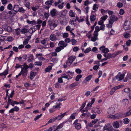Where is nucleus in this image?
<instances>
[{"label": "nucleus", "mask_w": 131, "mask_h": 131, "mask_svg": "<svg viewBox=\"0 0 131 131\" xmlns=\"http://www.w3.org/2000/svg\"><path fill=\"white\" fill-rule=\"evenodd\" d=\"M90 113L88 112H86V113H83L82 114V116H84L85 117H87L90 115Z\"/></svg>", "instance_id": "nucleus-28"}, {"label": "nucleus", "mask_w": 131, "mask_h": 131, "mask_svg": "<svg viewBox=\"0 0 131 131\" xmlns=\"http://www.w3.org/2000/svg\"><path fill=\"white\" fill-rule=\"evenodd\" d=\"M67 43L64 42L62 40L60 41L58 45L60 47H61V48L64 49L67 45Z\"/></svg>", "instance_id": "nucleus-6"}, {"label": "nucleus", "mask_w": 131, "mask_h": 131, "mask_svg": "<svg viewBox=\"0 0 131 131\" xmlns=\"http://www.w3.org/2000/svg\"><path fill=\"white\" fill-rule=\"evenodd\" d=\"M65 123V122H64L60 124L58 126H57V128H56V130H58L62 128L63 126Z\"/></svg>", "instance_id": "nucleus-27"}, {"label": "nucleus", "mask_w": 131, "mask_h": 131, "mask_svg": "<svg viewBox=\"0 0 131 131\" xmlns=\"http://www.w3.org/2000/svg\"><path fill=\"white\" fill-rule=\"evenodd\" d=\"M89 7H87L85 8L84 10V12L86 14H88L89 12Z\"/></svg>", "instance_id": "nucleus-56"}, {"label": "nucleus", "mask_w": 131, "mask_h": 131, "mask_svg": "<svg viewBox=\"0 0 131 131\" xmlns=\"http://www.w3.org/2000/svg\"><path fill=\"white\" fill-rule=\"evenodd\" d=\"M47 41V38L42 39L41 40V43L43 45H44L46 43V41Z\"/></svg>", "instance_id": "nucleus-41"}, {"label": "nucleus", "mask_w": 131, "mask_h": 131, "mask_svg": "<svg viewBox=\"0 0 131 131\" xmlns=\"http://www.w3.org/2000/svg\"><path fill=\"white\" fill-rule=\"evenodd\" d=\"M50 39L52 41H54L56 40V36L53 34H51L49 37Z\"/></svg>", "instance_id": "nucleus-14"}, {"label": "nucleus", "mask_w": 131, "mask_h": 131, "mask_svg": "<svg viewBox=\"0 0 131 131\" xmlns=\"http://www.w3.org/2000/svg\"><path fill=\"white\" fill-rule=\"evenodd\" d=\"M110 19L109 20L111 21L113 23L114 21H116L118 19L117 17L114 15H112L110 17Z\"/></svg>", "instance_id": "nucleus-10"}, {"label": "nucleus", "mask_w": 131, "mask_h": 131, "mask_svg": "<svg viewBox=\"0 0 131 131\" xmlns=\"http://www.w3.org/2000/svg\"><path fill=\"white\" fill-rule=\"evenodd\" d=\"M15 12V11L13 9H12L11 10L9 11L7 14L9 13L10 15H14L17 13Z\"/></svg>", "instance_id": "nucleus-33"}, {"label": "nucleus", "mask_w": 131, "mask_h": 131, "mask_svg": "<svg viewBox=\"0 0 131 131\" xmlns=\"http://www.w3.org/2000/svg\"><path fill=\"white\" fill-rule=\"evenodd\" d=\"M112 128V126L109 124H107L105 125L103 129L105 130H106L110 129Z\"/></svg>", "instance_id": "nucleus-11"}, {"label": "nucleus", "mask_w": 131, "mask_h": 131, "mask_svg": "<svg viewBox=\"0 0 131 131\" xmlns=\"http://www.w3.org/2000/svg\"><path fill=\"white\" fill-rule=\"evenodd\" d=\"M28 67H26L25 66H24L23 67H21V72L22 73V75L24 77H25L27 75L28 71Z\"/></svg>", "instance_id": "nucleus-2"}, {"label": "nucleus", "mask_w": 131, "mask_h": 131, "mask_svg": "<svg viewBox=\"0 0 131 131\" xmlns=\"http://www.w3.org/2000/svg\"><path fill=\"white\" fill-rule=\"evenodd\" d=\"M75 71L78 74H80L82 72V71L79 69H77L75 70Z\"/></svg>", "instance_id": "nucleus-57"}, {"label": "nucleus", "mask_w": 131, "mask_h": 131, "mask_svg": "<svg viewBox=\"0 0 131 131\" xmlns=\"http://www.w3.org/2000/svg\"><path fill=\"white\" fill-rule=\"evenodd\" d=\"M131 114V111H128L125 113L124 114L123 116L124 117L128 116L130 115Z\"/></svg>", "instance_id": "nucleus-35"}, {"label": "nucleus", "mask_w": 131, "mask_h": 131, "mask_svg": "<svg viewBox=\"0 0 131 131\" xmlns=\"http://www.w3.org/2000/svg\"><path fill=\"white\" fill-rule=\"evenodd\" d=\"M123 116H124L123 114L121 113H117L114 115V117L116 119L120 118L123 117Z\"/></svg>", "instance_id": "nucleus-13"}, {"label": "nucleus", "mask_w": 131, "mask_h": 131, "mask_svg": "<svg viewBox=\"0 0 131 131\" xmlns=\"http://www.w3.org/2000/svg\"><path fill=\"white\" fill-rule=\"evenodd\" d=\"M124 29L125 30H127L129 29V26L128 25H125V24H124Z\"/></svg>", "instance_id": "nucleus-61"}, {"label": "nucleus", "mask_w": 131, "mask_h": 131, "mask_svg": "<svg viewBox=\"0 0 131 131\" xmlns=\"http://www.w3.org/2000/svg\"><path fill=\"white\" fill-rule=\"evenodd\" d=\"M24 5L25 6L27 7L28 9H30L29 6L30 3L28 1L25 0V1Z\"/></svg>", "instance_id": "nucleus-20"}, {"label": "nucleus", "mask_w": 131, "mask_h": 131, "mask_svg": "<svg viewBox=\"0 0 131 131\" xmlns=\"http://www.w3.org/2000/svg\"><path fill=\"white\" fill-rule=\"evenodd\" d=\"M113 24V22H112L111 21L109 20V23L106 25V26L107 27L109 28L112 27Z\"/></svg>", "instance_id": "nucleus-34"}, {"label": "nucleus", "mask_w": 131, "mask_h": 131, "mask_svg": "<svg viewBox=\"0 0 131 131\" xmlns=\"http://www.w3.org/2000/svg\"><path fill=\"white\" fill-rule=\"evenodd\" d=\"M53 2V0H48L45 2V4L47 6H51L52 5Z\"/></svg>", "instance_id": "nucleus-19"}, {"label": "nucleus", "mask_w": 131, "mask_h": 131, "mask_svg": "<svg viewBox=\"0 0 131 131\" xmlns=\"http://www.w3.org/2000/svg\"><path fill=\"white\" fill-rule=\"evenodd\" d=\"M91 50V48H87L84 51L85 53H87L89 52Z\"/></svg>", "instance_id": "nucleus-50"}, {"label": "nucleus", "mask_w": 131, "mask_h": 131, "mask_svg": "<svg viewBox=\"0 0 131 131\" xmlns=\"http://www.w3.org/2000/svg\"><path fill=\"white\" fill-rule=\"evenodd\" d=\"M98 5L96 4H94L93 6V9L94 10H96L98 8Z\"/></svg>", "instance_id": "nucleus-42"}, {"label": "nucleus", "mask_w": 131, "mask_h": 131, "mask_svg": "<svg viewBox=\"0 0 131 131\" xmlns=\"http://www.w3.org/2000/svg\"><path fill=\"white\" fill-rule=\"evenodd\" d=\"M25 67H28V68H30V69L32 70V68L34 67V64L32 63H30L29 64V66H28L27 65H26Z\"/></svg>", "instance_id": "nucleus-45"}, {"label": "nucleus", "mask_w": 131, "mask_h": 131, "mask_svg": "<svg viewBox=\"0 0 131 131\" xmlns=\"http://www.w3.org/2000/svg\"><path fill=\"white\" fill-rule=\"evenodd\" d=\"M113 108H110L108 110V113L110 114H112L114 112V111Z\"/></svg>", "instance_id": "nucleus-29"}, {"label": "nucleus", "mask_w": 131, "mask_h": 131, "mask_svg": "<svg viewBox=\"0 0 131 131\" xmlns=\"http://www.w3.org/2000/svg\"><path fill=\"white\" fill-rule=\"evenodd\" d=\"M42 114H41L40 115H38L34 119V120L35 121H36L37 120L39 119V118H40L41 116H42Z\"/></svg>", "instance_id": "nucleus-52"}, {"label": "nucleus", "mask_w": 131, "mask_h": 131, "mask_svg": "<svg viewBox=\"0 0 131 131\" xmlns=\"http://www.w3.org/2000/svg\"><path fill=\"white\" fill-rule=\"evenodd\" d=\"M33 56L32 54H30L28 58L27 61L29 62L32 60L33 59Z\"/></svg>", "instance_id": "nucleus-25"}, {"label": "nucleus", "mask_w": 131, "mask_h": 131, "mask_svg": "<svg viewBox=\"0 0 131 131\" xmlns=\"http://www.w3.org/2000/svg\"><path fill=\"white\" fill-rule=\"evenodd\" d=\"M66 114L67 112H65L63 114H62V113H61L60 115H58L57 117H55V119L56 120L57 119L58 121L61 120Z\"/></svg>", "instance_id": "nucleus-8"}, {"label": "nucleus", "mask_w": 131, "mask_h": 131, "mask_svg": "<svg viewBox=\"0 0 131 131\" xmlns=\"http://www.w3.org/2000/svg\"><path fill=\"white\" fill-rule=\"evenodd\" d=\"M131 79V74L130 73H128L124 81L125 82H126L129 79Z\"/></svg>", "instance_id": "nucleus-21"}, {"label": "nucleus", "mask_w": 131, "mask_h": 131, "mask_svg": "<svg viewBox=\"0 0 131 131\" xmlns=\"http://www.w3.org/2000/svg\"><path fill=\"white\" fill-rule=\"evenodd\" d=\"M37 27H34H34L33 28H31L29 30V31H30L31 30H32V32L31 33V34H32L33 32H34L35 30H36L37 29Z\"/></svg>", "instance_id": "nucleus-47"}, {"label": "nucleus", "mask_w": 131, "mask_h": 131, "mask_svg": "<svg viewBox=\"0 0 131 131\" xmlns=\"http://www.w3.org/2000/svg\"><path fill=\"white\" fill-rule=\"evenodd\" d=\"M8 103H7L10 104L11 103L13 102V101L12 100L10 99V97L9 96L8 97Z\"/></svg>", "instance_id": "nucleus-60"}, {"label": "nucleus", "mask_w": 131, "mask_h": 131, "mask_svg": "<svg viewBox=\"0 0 131 131\" xmlns=\"http://www.w3.org/2000/svg\"><path fill=\"white\" fill-rule=\"evenodd\" d=\"M108 16L107 15L105 16H104L103 17H102L101 18V19H102V20H105L106 19H107V18Z\"/></svg>", "instance_id": "nucleus-62"}, {"label": "nucleus", "mask_w": 131, "mask_h": 131, "mask_svg": "<svg viewBox=\"0 0 131 131\" xmlns=\"http://www.w3.org/2000/svg\"><path fill=\"white\" fill-rule=\"evenodd\" d=\"M27 22L28 24L32 25H35L36 24V22L35 20L30 21L29 20L27 19Z\"/></svg>", "instance_id": "nucleus-26"}, {"label": "nucleus", "mask_w": 131, "mask_h": 131, "mask_svg": "<svg viewBox=\"0 0 131 131\" xmlns=\"http://www.w3.org/2000/svg\"><path fill=\"white\" fill-rule=\"evenodd\" d=\"M72 44L73 45H74L77 42V41L75 39L73 38L71 39Z\"/></svg>", "instance_id": "nucleus-48"}, {"label": "nucleus", "mask_w": 131, "mask_h": 131, "mask_svg": "<svg viewBox=\"0 0 131 131\" xmlns=\"http://www.w3.org/2000/svg\"><path fill=\"white\" fill-rule=\"evenodd\" d=\"M19 7L18 5H15L14 6L13 9L15 11V13H17L18 12L19 9Z\"/></svg>", "instance_id": "nucleus-15"}, {"label": "nucleus", "mask_w": 131, "mask_h": 131, "mask_svg": "<svg viewBox=\"0 0 131 131\" xmlns=\"http://www.w3.org/2000/svg\"><path fill=\"white\" fill-rule=\"evenodd\" d=\"M29 31H29V30L28 31L27 29L25 28L21 29V32L22 34H25L28 32H29Z\"/></svg>", "instance_id": "nucleus-31"}, {"label": "nucleus", "mask_w": 131, "mask_h": 131, "mask_svg": "<svg viewBox=\"0 0 131 131\" xmlns=\"http://www.w3.org/2000/svg\"><path fill=\"white\" fill-rule=\"evenodd\" d=\"M25 11V10L23 8V7H19L18 12H20L23 13Z\"/></svg>", "instance_id": "nucleus-59"}, {"label": "nucleus", "mask_w": 131, "mask_h": 131, "mask_svg": "<svg viewBox=\"0 0 131 131\" xmlns=\"http://www.w3.org/2000/svg\"><path fill=\"white\" fill-rule=\"evenodd\" d=\"M130 34L128 33H126L124 35V37L126 38H128L129 37Z\"/></svg>", "instance_id": "nucleus-63"}, {"label": "nucleus", "mask_w": 131, "mask_h": 131, "mask_svg": "<svg viewBox=\"0 0 131 131\" xmlns=\"http://www.w3.org/2000/svg\"><path fill=\"white\" fill-rule=\"evenodd\" d=\"M56 10L55 9H53L50 12V16L52 17H54L57 15Z\"/></svg>", "instance_id": "nucleus-9"}, {"label": "nucleus", "mask_w": 131, "mask_h": 131, "mask_svg": "<svg viewBox=\"0 0 131 131\" xmlns=\"http://www.w3.org/2000/svg\"><path fill=\"white\" fill-rule=\"evenodd\" d=\"M3 27L4 29L9 32H11L12 29L11 27L7 26L6 25H4L3 26Z\"/></svg>", "instance_id": "nucleus-5"}, {"label": "nucleus", "mask_w": 131, "mask_h": 131, "mask_svg": "<svg viewBox=\"0 0 131 131\" xmlns=\"http://www.w3.org/2000/svg\"><path fill=\"white\" fill-rule=\"evenodd\" d=\"M78 84V83L77 82H74L70 85V86L72 87H73L76 86Z\"/></svg>", "instance_id": "nucleus-51"}, {"label": "nucleus", "mask_w": 131, "mask_h": 131, "mask_svg": "<svg viewBox=\"0 0 131 131\" xmlns=\"http://www.w3.org/2000/svg\"><path fill=\"white\" fill-rule=\"evenodd\" d=\"M126 44L127 46H129L131 44V40L129 39L126 42Z\"/></svg>", "instance_id": "nucleus-64"}, {"label": "nucleus", "mask_w": 131, "mask_h": 131, "mask_svg": "<svg viewBox=\"0 0 131 131\" xmlns=\"http://www.w3.org/2000/svg\"><path fill=\"white\" fill-rule=\"evenodd\" d=\"M69 16L71 17H75V14L72 10H70L69 13Z\"/></svg>", "instance_id": "nucleus-30"}, {"label": "nucleus", "mask_w": 131, "mask_h": 131, "mask_svg": "<svg viewBox=\"0 0 131 131\" xmlns=\"http://www.w3.org/2000/svg\"><path fill=\"white\" fill-rule=\"evenodd\" d=\"M13 7V6L11 4H9L7 6V9L9 10H12Z\"/></svg>", "instance_id": "nucleus-44"}, {"label": "nucleus", "mask_w": 131, "mask_h": 131, "mask_svg": "<svg viewBox=\"0 0 131 131\" xmlns=\"http://www.w3.org/2000/svg\"><path fill=\"white\" fill-rule=\"evenodd\" d=\"M124 13V11L123 9H121L119 11V14L121 15H123Z\"/></svg>", "instance_id": "nucleus-58"}, {"label": "nucleus", "mask_w": 131, "mask_h": 131, "mask_svg": "<svg viewBox=\"0 0 131 131\" xmlns=\"http://www.w3.org/2000/svg\"><path fill=\"white\" fill-rule=\"evenodd\" d=\"M78 120H76L74 122L73 124L74 125L75 128L77 130H79L81 127V125L80 124L78 123Z\"/></svg>", "instance_id": "nucleus-4"}, {"label": "nucleus", "mask_w": 131, "mask_h": 131, "mask_svg": "<svg viewBox=\"0 0 131 131\" xmlns=\"http://www.w3.org/2000/svg\"><path fill=\"white\" fill-rule=\"evenodd\" d=\"M96 16L94 15L91 14L90 17V20L91 22H93L96 18Z\"/></svg>", "instance_id": "nucleus-22"}, {"label": "nucleus", "mask_w": 131, "mask_h": 131, "mask_svg": "<svg viewBox=\"0 0 131 131\" xmlns=\"http://www.w3.org/2000/svg\"><path fill=\"white\" fill-rule=\"evenodd\" d=\"M52 69V67L49 66L46 69L45 71L46 72H49Z\"/></svg>", "instance_id": "nucleus-40"}, {"label": "nucleus", "mask_w": 131, "mask_h": 131, "mask_svg": "<svg viewBox=\"0 0 131 131\" xmlns=\"http://www.w3.org/2000/svg\"><path fill=\"white\" fill-rule=\"evenodd\" d=\"M14 30L16 34L17 35H18L20 34L21 32V29L20 28H18L15 29Z\"/></svg>", "instance_id": "nucleus-24"}, {"label": "nucleus", "mask_w": 131, "mask_h": 131, "mask_svg": "<svg viewBox=\"0 0 131 131\" xmlns=\"http://www.w3.org/2000/svg\"><path fill=\"white\" fill-rule=\"evenodd\" d=\"M104 56L105 57H106L107 59H109L112 57V54L110 53H105L103 54Z\"/></svg>", "instance_id": "nucleus-18"}, {"label": "nucleus", "mask_w": 131, "mask_h": 131, "mask_svg": "<svg viewBox=\"0 0 131 131\" xmlns=\"http://www.w3.org/2000/svg\"><path fill=\"white\" fill-rule=\"evenodd\" d=\"M82 77V75L81 74H79L75 78V80L77 81H79V79L81 78Z\"/></svg>", "instance_id": "nucleus-39"}, {"label": "nucleus", "mask_w": 131, "mask_h": 131, "mask_svg": "<svg viewBox=\"0 0 131 131\" xmlns=\"http://www.w3.org/2000/svg\"><path fill=\"white\" fill-rule=\"evenodd\" d=\"M124 91L125 92L127 93L130 92V89L129 88H127L124 89Z\"/></svg>", "instance_id": "nucleus-53"}, {"label": "nucleus", "mask_w": 131, "mask_h": 131, "mask_svg": "<svg viewBox=\"0 0 131 131\" xmlns=\"http://www.w3.org/2000/svg\"><path fill=\"white\" fill-rule=\"evenodd\" d=\"M8 67H7V69H6L2 73H0V75L1 76H2L3 75H4L5 76L6 75H7L8 73ZM6 77V76H5V78Z\"/></svg>", "instance_id": "nucleus-12"}, {"label": "nucleus", "mask_w": 131, "mask_h": 131, "mask_svg": "<svg viewBox=\"0 0 131 131\" xmlns=\"http://www.w3.org/2000/svg\"><path fill=\"white\" fill-rule=\"evenodd\" d=\"M63 49L61 48V47H60L59 46V47H56L55 50V51L57 52H58L60 51L62 49Z\"/></svg>", "instance_id": "nucleus-36"}, {"label": "nucleus", "mask_w": 131, "mask_h": 131, "mask_svg": "<svg viewBox=\"0 0 131 131\" xmlns=\"http://www.w3.org/2000/svg\"><path fill=\"white\" fill-rule=\"evenodd\" d=\"M125 74H121L119 77H118V75H117L115 76V78L116 79H118V78H119V80L121 81L123 80L124 78Z\"/></svg>", "instance_id": "nucleus-16"}, {"label": "nucleus", "mask_w": 131, "mask_h": 131, "mask_svg": "<svg viewBox=\"0 0 131 131\" xmlns=\"http://www.w3.org/2000/svg\"><path fill=\"white\" fill-rule=\"evenodd\" d=\"M123 4L120 2H118L117 3V6L119 8H121L123 6Z\"/></svg>", "instance_id": "nucleus-49"}, {"label": "nucleus", "mask_w": 131, "mask_h": 131, "mask_svg": "<svg viewBox=\"0 0 131 131\" xmlns=\"http://www.w3.org/2000/svg\"><path fill=\"white\" fill-rule=\"evenodd\" d=\"M98 38L97 37H96L94 36L92 37L91 39V40L93 42H95L96 40H98Z\"/></svg>", "instance_id": "nucleus-43"}, {"label": "nucleus", "mask_w": 131, "mask_h": 131, "mask_svg": "<svg viewBox=\"0 0 131 131\" xmlns=\"http://www.w3.org/2000/svg\"><path fill=\"white\" fill-rule=\"evenodd\" d=\"M29 41V39H26L23 41V45H25L27 44L28 42Z\"/></svg>", "instance_id": "nucleus-55"}, {"label": "nucleus", "mask_w": 131, "mask_h": 131, "mask_svg": "<svg viewBox=\"0 0 131 131\" xmlns=\"http://www.w3.org/2000/svg\"><path fill=\"white\" fill-rule=\"evenodd\" d=\"M119 123L118 122L116 121L113 123V127L116 128H118L119 126Z\"/></svg>", "instance_id": "nucleus-23"}, {"label": "nucleus", "mask_w": 131, "mask_h": 131, "mask_svg": "<svg viewBox=\"0 0 131 131\" xmlns=\"http://www.w3.org/2000/svg\"><path fill=\"white\" fill-rule=\"evenodd\" d=\"M129 120L128 118H126L123 119V122L124 124H128L129 122Z\"/></svg>", "instance_id": "nucleus-38"}, {"label": "nucleus", "mask_w": 131, "mask_h": 131, "mask_svg": "<svg viewBox=\"0 0 131 131\" xmlns=\"http://www.w3.org/2000/svg\"><path fill=\"white\" fill-rule=\"evenodd\" d=\"M55 120L56 119H55V118H53L51 119L46 124V125L50 123H52L53 122H54Z\"/></svg>", "instance_id": "nucleus-46"}, {"label": "nucleus", "mask_w": 131, "mask_h": 131, "mask_svg": "<svg viewBox=\"0 0 131 131\" xmlns=\"http://www.w3.org/2000/svg\"><path fill=\"white\" fill-rule=\"evenodd\" d=\"M33 70L31 71L30 75V78L31 80H32L33 78L35 77L36 75V74L37 72L33 71Z\"/></svg>", "instance_id": "nucleus-17"}, {"label": "nucleus", "mask_w": 131, "mask_h": 131, "mask_svg": "<svg viewBox=\"0 0 131 131\" xmlns=\"http://www.w3.org/2000/svg\"><path fill=\"white\" fill-rule=\"evenodd\" d=\"M42 64V63L41 61H36L35 62L34 64L36 66H41Z\"/></svg>", "instance_id": "nucleus-32"}, {"label": "nucleus", "mask_w": 131, "mask_h": 131, "mask_svg": "<svg viewBox=\"0 0 131 131\" xmlns=\"http://www.w3.org/2000/svg\"><path fill=\"white\" fill-rule=\"evenodd\" d=\"M92 75H90L88 76H87V77H86L85 78V80L86 81H88L89 80H90L92 78Z\"/></svg>", "instance_id": "nucleus-37"}, {"label": "nucleus", "mask_w": 131, "mask_h": 131, "mask_svg": "<svg viewBox=\"0 0 131 131\" xmlns=\"http://www.w3.org/2000/svg\"><path fill=\"white\" fill-rule=\"evenodd\" d=\"M100 50L102 51V52L104 54L107 53L109 51L108 49L107 48H105V47L104 46H103L100 48Z\"/></svg>", "instance_id": "nucleus-7"}, {"label": "nucleus", "mask_w": 131, "mask_h": 131, "mask_svg": "<svg viewBox=\"0 0 131 131\" xmlns=\"http://www.w3.org/2000/svg\"><path fill=\"white\" fill-rule=\"evenodd\" d=\"M58 24V21L55 19H54L52 20H49L47 22V26L52 30L54 29Z\"/></svg>", "instance_id": "nucleus-1"}, {"label": "nucleus", "mask_w": 131, "mask_h": 131, "mask_svg": "<svg viewBox=\"0 0 131 131\" xmlns=\"http://www.w3.org/2000/svg\"><path fill=\"white\" fill-rule=\"evenodd\" d=\"M44 16L46 18H47L49 16V13H44Z\"/></svg>", "instance_id": "nucleus-54"}, {"label": "nucleus", "mask_w": 131, "mask_h": 131, "mask_svg": "<svg viewBox=\"0 0 131 131\" xmlns=\"http://www.w3.org/2000/svg\"><path fill=\"white\" fill-rule=\"evenodd\" d=\"M75 59L76 57L75 56H70L68 58V60L66 61V63L67 65H71Z\"/></svg>", "instance_id": "nucleus-3"}]
</instances>
